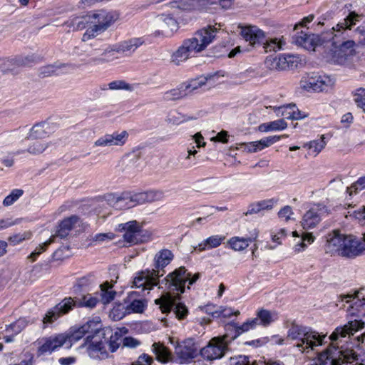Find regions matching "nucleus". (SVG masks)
I'll list each match as a JSON object with an SVG mask.
<instances>
[{
	"mask_svg": "<svg viewBox=\"0 0 365 365\" xmlns=\"http://www.w3.org/2000/svg\"><path fill=\"white\" fill-rule=\"evenodd\" d=\"M200 277V273L192 275L191 273L187 272L185 267H180L170 273L165 278L166 284L170 291H176L178 295L173 296L170 293H166L155 299V302L160 306L162 312L167 313L173 309L178 319H184L188 314V309L184 304L178 302L180 299V295L185 292L187 282H188L189 285H192Z\"/></svg>",
	"mask_w": 365,
	"mask_h": 365,
	"instance_id": "f257e3e1",
	"label": "nucleus"
},
{
	"mask_svg": "<svg viewBox=\"0 0 365 365\" xmlns=\"http://www.w3.org/2000/svg\"><path fill=\"white\" fill-rule=\"evenodd\" d=\"M361 19V16L351 12L344 19L343 22L338 24L336 28L332 27L329 31L323 34V41H332L333 48L331 49V61L336 64H343L346 62L349 57L354 55V41H343L338 39L341 33V30L351 29V27L359 22Z\"/></svg>",
	"mask_w": 365,
	"mask_h": 365,
	"instance_id": "f03ea898",
	"label": "nucleus"
},
{
	"mask_svg": "<svg viewBox=\"0 0 365 365\" xmlns=\"http://www.w3.org/2000/svg\"><path fill=\"white\" fill-rule=\"evenodd\" d=\"M101 325L96 327L95 334L88 335L85 339V343L82 346H86L87 351L91 357H105L107 356L104 343H108L109 350L115 352L121 343L123 336L127 334L128 329L125 327L117 328L115 330L110 327L101 329Z\"/></svg>",
	"mask_w": 365,
	"mask_h": 365,
	"instance_id": "7ed1b4c3",
	"label": "nucleus"
},
{
	"mask_svg": "<svg viewBox=\"0 0 365 365\" xmlns=\"http://www.w3.org/2000/svg\"><path fill=\"white\" fill-rule=\"evenodd\" d=\"M365 250V234L363 239L352 235H344L338 230H334L327 237L325 251L331 255H338L346 258H355Z\"/></svg>",
	"mask_w": 365,
	"mask_h": 365,
	"instance_id": "20e7f679",
	"label": "nucleus"
},
{
	"mask_svg": "<svg viewBox=\"0 0 365 365\" xmlns=\"http://www.w3.org/2000/svg\"><path fill=\"white\" fill-rule=\"evenodd\" d=\"M217 31V28L210 25L198 30L192 37L182 41V45L172 54L171 62L179 66L186 61L192 53L202 51L212 42Z\"/></svg>",
	"mask_w": 365,
	"mask_h": 365,
	"instance_id": "39448f33",
	"label": "nucleus"
},
{
	"mask_svg": "<svg viewBox=\"0 0 365 365\" xmlns=\"http://www.w3.org/2000/svg\"><path fill=\"white\" fill-rule=\"evenodd\" d=\"M287 338L296 341L294 346L302 353H308L322 346L326 335L320 334L311 327L292 323L287 331Z\"/></svg>",
	"mask_w": 365,
	"mask_h": 365,
	"instance_id": "423d86ee",
	"label": "nucleus"
},
{
	"mask_svg": "<svg viewBox=\"0 0 365 365\" xmlns=\"http://www.w3.org/2000/svg\"><path fill=\"white\" fill-rule=\"evenodd\" d=\"M98 299L88 292L78 294L75 298L66 297L52 309H49L43 317V324H50L57 320L61 316L68 314L75 307L94 308Z\"/></svg>",
	"mask_w": 365,
	"mask_h": 365,
	"instance_id": "0eeeda50",
	"label": "nucleus"
},
{
	"mask_svg": "<svg viewBox=\"0 0 365 365\" xmlns=\"http://www.w3.org/2000/svg\"><path fill=\"white\" fill-rule=\"evenodd\" d=\"M90 27L83 34L82 41H87L104 33L120 19L117 11L98 9L89 12Z\"/></svg>",
	"mask_w": 365,
	"mask_h": 365,
	"instance_id": "6e6552de",
	"label": "nucleus"
},
{
	"mask_svg": "<svg viewBox=\"0 0 365 365\" xmlns=\"http://www.w3.org/2000/svg\"><path fill=\"white\" fill-rule=\"evenodd\" d=\"M164 193L161 190H150L146 192H123L120 195H109L108 201L117 208H130L139 204L162 200Z\"/></svg>",
	"mask_w": 365,
	"mask_h": 365,
	"instance_id": "1a4fd4ad",
	"label": "nucleus"
},
{
	"mask_svg": "<svg viewBox=\"0 0 365 365\" xmlns=\"http://www.w3.org/2000/svg\"><path fill=\"white\" fill-rule=\"evenodd\" d=\"M240 28V34L246 41H249L252 46L262 45L266 53L280 51L285 45L283 38H266L264 32L255 26H246Z\"/></svg>",
	"mask_w": 365,
	"mask_h": 365,
	"instance_id": "9d476101",
	"label": "nucleus"
},
{
	"mask_svg": "<svg viewBox=\"0 0 365 365\" xmlns=\"http://www.w3.org/2000/svg\"><path fill=\"white\" fill-rule=\"evenodd\" d=\"M118 230L124 232V241L129 245L143 243L151 239L150 233L147 231L144 232L143 225L136 220L119 224Z\"/></svg>",
	"mask_w": 365,
	"mask_h": 365,
	"instance_id": "9b49d317",
	"label": "nucleus"
},
{
	"mask_svg": "<svg viewBox=\"0 0 365 365\" xmlns=\"http://www.w3.org/2000/svg\"><path fill=\"white\" fill-rule=\"evenodd\" d=\"M229 351V347L225 341L218 336L212 337L207 344L200 351L201 356L206 361H212L222 359Z\"/></svg>",
	"mask_w": 365,
	"mask_h": 365,
	"instance_id": "f8f14e48",
	"label": "nucleus"
},
{
	"mask_svg": "<svg viewBox=\"0 0 365 365\" xmlns=\"http://www.w3.org/2000/svg\"><path fill=\"white\" fill-rule=\"evenodd\" d=\"M160 276L163 274H159V271L155 269L138 272L133 278L132 287L140 288L142 291H150L158 284Z\"/></svg>",
	"mask_w": 365,
	"mask_h": 365,
	"instance_id": "ddd939ff",
	"label": "nucleus"
},
{
	"mask_svg": "<svg viewBox=\"0 0 365 365\" xmlns=\"http://www.w3.org/2000/svg\"><path fill=\"white\" fill-rule=\"evenodd\" d=\"M333 81L329 76H321L315 73L308 74L301 80V86L307 90L317 92L328 91L333 86Z\"/></svg>",
	"mask_w": 365,
	"mask_h": 365,
	"instance_id": "4468645a",
	"label": "nucleus"
},
{
	"mask_svg": "<svg viewBox=\"0 0 365 365\" xmlns=\"http://www.w3.org/2000/svg\"><path fill=\"white\" fill-rule=\"evenodd\" d=\"M175 354L180 364L190 362L197 356V347L192 339H187L178 344L175 347Z\"/></svg>",
	"mask_w": 365,
	"mask_h": 365,
	"instance_id": "2eb2a0df",
	"label": "nucleus"
},
{
	"mask_svg": "<svg viewBox=\"0 0 365 365\" xmlns=\"http://www.w3.org/2000/svg\"><path fill=\"white\" fill-rule=\"evenodd\" d=\"M128 133L126 130L121 132H113L110 134H105L97 139L93 144L96 147H110V146H122L128 138Z\"/></svg>",
	"mask_w": 365,
	"mask_h": 365,
	"instance_id": "dca6fc26",
	"label": "nucleus"
},
{
	"mask_svg": "<svg viewBox=\"0 0 365 365\" xmlns=\"http://www.w3.org/2000/svg\"><path fill=\"white\" fill-rule=\"evenodd\" d=\"M327 212V208L323 205H317L310 208L303 216L302 225L308 230L315 227L321 221L322 217Z\"/></svg>",
	"mask_w": 365,
	"mask_h": 365,
	"instance_id": "f3484780",
	"label": "nucleus"
},
{
	"mask_svg": "<svg viewBox=\"0 0 365 365\" xmlns=\"http://www.w3.org/2000/svg\"><path fill=\"white\" fill-rule=\"evenodd\" d=\"M98 322L88 321L78 329L68 334H64L67 337V348H70L73 343H75L82 339L86 334H88V335L95 334L96 327H98Z\"/></svg>",
	"mask_w": 365,
	"mask_h": 365,
	"instance_id": "a211bd4d",
	"label": "nucleus"
},
{
	"mask_svg": "<svg viewBox=\"0 0 365 365\" xmlns=\"http://www.w3.org/2000/svg\"><path fill=\"white\" fill-rule=\"evenodd\" d=\"M143 41L140 38H134L128 41H123L120 44L113 45V46L108 47L104 50L102 56L109 55L108 57L113 56L114 53H127L133 52L140 45H142Z\"/></svg>",
	"mask_w": 365,
	"mask_h": 365,
	"instance_id": "6ab92c4d",
	"label": "nucleus"
},
{
	"mask_svg": "<svg viewBox=\"0 0 365 365\" xmlns=\"http://www.w3.org/2000/svg\"><path fill=\"white\" fill-rule=\"evenodd\" d=\"M96 284V277L94 273H88L76 280L73 286V291L76 295L88 293L91 291V287Z\"/></svg>",
	"mask_w": 365,
	"mask_h": 365,
	"instance_id": "aec40b11",
	"label": "nucleus"
},
{
	"mask_svg": "<svg viewBox=\"0 0 365 365\" xmlns=\"http://www.w3.org/2000/svg\"><path fill=\"white\" fill-rule=\"evenodd\" d=\"M33 60V57L29 56H19L13 58L4 59L0 65V70L4 73L14 72L17 67L29 65Z\"/></svg>",
	"mask_w": 365,
	"mask_h": 365,
	"instance_id": "412c9836",
	"label": "nucleus"
},
{
	"mask_svg": "<svg viewBox=\"0 0 365 365\" xmlns=\"http://www.w3.org/2000/svg\"><path fill=\"white\" fill-rule=\"evenodd\" d=\"M66 339L67 337L63 334L46 338L44 343L38 348V352L40 354L51 353L58 348L66 344Z\"/></svg>",
	"mask_w": 365,
	"mask_h": 365,
	"instance_id": "4be33fe9",
	"label": "nucleus"
},
{
	"mask_svg": "<svg viewBox=\"0 0 365 365\" xmlns=\"http://www.w3.org/2000/svg\"><path fill=\"white\" fill-rule=\"evenodd\" d=\"M296 44L299 45L307 50H314L315 46L319 43L320 38L318 35L309 34L302 31L297 33L294 37Z\"/></svg>",
	"mask_w": 365,
	"mask_h": 365,
	"instance_id": "5701e85b",
	"label": "nucleus"
},
{
	"mask_svg": "<svg viewBox=\"0 0 365 365\" xmlns=\"http://www.w3.org/2000/svg\"><path fill=\"white\" fill-rule=\"evenodd\" d=\"M209 0H179L171 3L172 7H177L182 10H202L206 9V6L213 4Z\"/></svg>",
	"mask_w": 365,
	"mask_h": 365,
	"instance_id": "b1692460",
	"label": "nucleus"
},
{
	"mask_svg": "<svg viewBox=\"0 0 365 365\" xmlns=\"http://www.w3.org/2000/svg\"><path fill=\"white\" fill-rule=\"evenodd\" d=\"M79 218L76 215H72L63 220L58 225L56 233L51 237H54V241L56 237L61 239L66 238L74 225L78 222Z\"/></svg>",
	"mask_w": 365,
	"mask_h": 365,
	"instance_id": "393cba45",
	"label": "nucleus"
},
{
	"mask_svg": "<svg viewBox=\"0 0 365 365\" xmlns=\"http://www.w3.org/2000/svg\"><path fill=\"white\" fill-rule=\"evenodd\" d=\"M157 21L160 24L162 29L161 32L163 35H172L178 29L177 21L170 15H160L158 16Z\"/></svg>",
	"mask_w": 365,
	"mask_h": 365,
	"instance_id": "a878e982",
	"label": "nucleus"
},
{
	"mask_svg": "<svg viewBox=\"0 0 365 365\" xmlns=\"http://www.w3.org/2000/svg\"><path fill=\"white\" fill-rule=\"evenodd\" d=\"M64 25L73 31L84 29L88 25H90L89 12L83 16H71L64 22Z\"/></svg>",
	"mask_w": 365,
	"mask_h": 365,
	"instance_id": "bb28decb",
	"label": "nucleus"
},
{
	"mask_svg": "<svg viewBox=\"0 0 365 365\" xmlns=\"http://www.w3.org/2000/svg\"><path fill=\"white\" fill-rule=\"evenodd\" d=\"M52 129L48 123L42 122L36 123L30 130V133L26 138L28 139H43L48 136L52 133Z\"/></svg>",
	"mask_w": 365,
	"mask_h": 365,
	"instance_id": "cd10ccee",
	"label": "nucleus"
},
{
	"mask_svg": "<svg viewBox=\"0 0 365 365\" xmlns=\"http://www.w3.org/2000/svg\"><path fill=\"white\" fill-rule=\"evenodd\" d=\"M173 252L168 249H163L154 257L155 270L163 269L173 259Z\"/></svg>",
	"mask_w": 365,
	"mask_h": 365,
	"instance_id": "c85d7f7f",
	"label": "nucleus"
},
{
	"mask_svg": "<svg viewBox=\"0 0 365 365\" xmlns=\"http://www.w3.org/2000/svg\"><path fill=\"white\" fill-rule=\"evenodd\" d=\"M152 351L156 359L162 363H167L172 359V354L169 349L160 342H155L152 345Z\"/></svg>",
	"mask_w": 365,
	"mask_h": 365,
	"instance_id": "c756f323",
	"label": "nucleus"
},
{
	"mask_svg": "<svg viewBox=\"0 0 365 365\" xmlns=\"http://www.w3.org/2000/svg\"><path fill=\"white\" fill-rule=\"evenodd\" d=\"M257 237V233L255 232L251 237H233L228 241L230 247L235 251H242L246 249L249 245V242H252Z\"/></svg>",
	"mask_w": 365,
	"mask_h": 365,
	"instance_id": "7c9ffc66",
	"label": "nucleus"
},
{
	"mask_svg": "<svg viewBox=\"0 0 365 365\" xmlns=\"http://www.w3.org/2000/svg\"><path fill=\"white\" fill-rule=\"evenodd\" d=\"M225 333L222 336H219L222 341L227 344L229 347L230 344L237 339L240 334L238 329V324L235 322L228 323L225 327Z\"/></svg>",
	"mask_w": 365,
	"mask_h": 365,
	"instance_id": "2f4dec72",
	"label": "nucleus"
},
{
	"mask_svg": "<svg viewBox=\"0 0 365 365\" xmlns=\"http://www.w3.org/2000/svg\"><path fill=\"white\" fill-rule=\"evenodd\" d=\"M225 239V237L222 235L210 236L200 243L197 248L200 251L216 248L222 243Z\"/></svg>",
	"mask_w": 365,
	"mask_h": 365,
	"instance_id": "473e14b6",
	"label": "nucleus"
},
{
	"mask_svg": "<svg viewBox=\"0 0 365 365\" xmlns=\"http://www.w3.org/2000/svg\"><path fill=\"white\" fill-rule=\"evenodd\" d=\"M211 78L212 76H208L207 77L201 76L196 79H192L188 82L182 83L187 96L191 93L193 91L205 85L207 81L211 79Z\"/></svg>",
	"mask_w": 365,
	"mask_h": 365,
	"instance_id": "72a5a7b5",
	"label": "nucleus"
},
{
	"mask_svg": "<svg viewBox=\"0 0 365 365\" xmlns=\"http://www.w3.org/2000/svg\"><path fill=\"white\" fill-rule=\"evenodd\" d=\"M187 96L182 84L178 87L169 90L163 93V98L165 101H177Z\"/></svg>",
	"mask_w": 365,
	"mask_h": 365,
	"instance_id": "f704fd0d",
	"label": "nucleus"
},
{
	"mask_svg": "<svg viewBox=\"0 0 365 365\" xmlns=\"http://www.w3.org/2000/svg\"><path fill=\"white\" fill-rule=\"evenodd\" d=\"M287 127V123L284 119H278L267 123H262L259 126V130L262 132H268L272 130H282Z\"/></svg>",
	"mask_w": 365,
	"mask_h": 365,
	"instance_id": "c9c22d12",
	"label": "nucleus"
},
{
	"mask_svg": "<svg viewBox=\"0 0 365 365\" xmlns=\"http://www.w3.org/2000/svg\"><path fill=\"white\" fill-rule=\"evenodd\" d=\"M101 291V299L103 304L110 303L114 299L116 292L112 290L113 284L106 282L100 285Z\"/></svg>",
	"mask_w": 365,
	"mask_h": 365,
	"instance_id": "e433bc0d",
	"label": "nucleus"
},
{
	"mask_svg": "<svg viewBox=\"0 0 365 365\" xmlns=\"http://www.w3.org/2000/svg\"><path fill=\"white\" fill-rule=\"evenodd\" d=\"M129 314L128 307L126 305V301L124 303L115 304V306L110 311V316L115 321L122 319L124 317Z\"/></svg>",
	"mask_w": 365,
	"mask_h": 365,
	"instance_id": "4c0bfd02",
	"label": "nucleus"
},
{
	"mask_svg": "<svg viewBox=\"0 0 365 365\" xmlns=\"http://www.w3.org/2000/svg\"><path fill=\"white\" fill-rule=\"evenodd\" d=\"M256 318H258V324H262L264 327L269 326L276 319L275 314L264 309L257 311Z\"/></svg>",
	"mask_w": 365,
	"mask_h": 365,
	"instance_id": "58836bf2",
	"label": "nucleus"
},
{
	"mask_svg": "<svg viewBox=\"0 0 365 365\" xmlns=\"http://www.w3.org/2000/svg\"><path fill=\"white\" fill-rule=\"evenodd\" d=\"M19 131H8L0 134V146L6 147L13 144L20 138Z\"/></svg>",
	"mask_w": 365,
	"mask_h": 365,
	"instance_id": "ea45409f",
	"label": "nucleus"
},
{
	"mask_svg": "<svg viewBox=\"0 0 365 365\" xmlns=\"http://www.w3.org/2000/svg\"><path fill=\"white\" fill-rule=\"evenodd\" d=\"M31 322L26 318H19L14 323L6 326V331L13 332L15 335L24 330Z\"/></svg>",
	"mask_w": 365,
	"mask_h": 365,
	"instance_id": "a19ab883",
	"label": "nucleus"
},
{
	"mask_svg": "<svg viewBox=\"0 0 365 365\" xmlns=\"http://www.w3.org/2000/svg\"><path fill=\"white\" fill-rule=\"evenodd\" d=\"M364 289L355 292L354 295H346L344 299L346 302H353L355 307L358 309L361 307H365V295L363 293Z\"/></svg>",
	"mask_w": 365,
	"mask_h": 365,
	"instance_id": "79ce46f5",
	"label": "nucleus"
},
{
	"mask_svg": "<svg viewBox=\"0 0 365 365\" xmlns=\"http://www.w3.org/2000/svg\"><path fill=\"white\" fill-rule=\"evenodd\" d=\"M325 145L324 136L322 135L319 139L306 143L304 147L307 148L316 156L324 148Z\"/></svg>",
	"mask_w": 365,
	"mask_h": 365,
	"instance_id": "37998d69",
	"label": "nucleus"
},
{
	"mask_svg": "<svg viewBox=\"0 0 365 365\" xmlns=\"http://www.w3.org/2000/svg\"><path fill=\"white\" fill-rule=\"evenodd\" d=\"M126 305L129 311V314L131 313H142L145 307V303L142 299H133L130 302V299L126 302Z\"/></svg>",
	"mask_w": 365,
	"mask_h": 365,
	"instance_id": "c03bdc74",
	"label": "nucleus"
},
{
	"mask_svg": "<svg viewBox=\"0 0 365 365\" xmlns=\"http://www.w3.org/2000/svg\"><path fill=\"white\" fill-rule=\"evenodd\" d=\"M66 66H67L66 64L48 65L41 68V75L43 77L51 75H58L60 73L59 70Z\"/></svg>",
	"mask_w": 365,
	"mask_h": 365,
	"instance_id": "a18cd8bd",
	"label": "nucleus"
},
{
	"mask_svg": "<svg viewBox=\"0 0 365 365\" xmlns=\"http://www.w3.org/2000/svg\"><path fill=\"white\" fill-rule=\"evenodd\" d=\"M48 148V144L43 142L36 140L29 145L27 151L33 155H38L43 153Z\"/></svg>",
	"mask_w": 365,
	"mask_h": 365,
	"instance_id": "49530a36",
	"label": "nucleus"
},
{
	"mask_svg": "<svg viewBox=\"0 0 365 365\" xmlns=\"http://www.w3.org/2000/svg\"><path fill=\"white\" fill-rule=\"evenodd\" d=\"M23 194L24 190L21 189L13 190L11 193L4 198L3 201L4 206L9 207L13 205Z\"/></svg>",
	"mask_w": 365,
	"mask_h": 365,
	"instance_id": "de8ad7c7",
	"label": "nucleus"
},
{
	"mask_svg": "<svg viewBox=\"0 0 365 365\" xmlns=\"http://www.w3.org/2000/svg\"><path fill=\"white\" fill-rule=\"evenodd\" d=\"M294 63V56L291 55L280 56L278 58L276 66L281 70H285L292 66Z\"/></svg>",
	"mask_w": 365,
	"mask_h": 365,
	"instance_id": "09e8293b",
	"label": "nucleus"
},
{
	"mask_svg": "<svg viewBox=\"0 0 365 365\" xmlns=\"http://www.w3.org/2000/svg\"><path fill=\"white\" fill-rule=\"evenodd\" d=\"M364 189H365V176L359 178L350 187H348L346 188V192L350 196H351L353 194H356L359 190Z\"/></svg>",
	"mask_w": 365,
	"mask_h": 365,
	"instance_id": "8fccbe9b",
	"label": "nucleus"
},
{
	"mask_svg": "<svg viewBox=\"0 0 365 365\" xmlns=\"http://www.w3.org/2000/svg\"><path fill=\"white\" fill-rule=\"evenodd\" d=\"M31 237V232L30 231L24 232L22 233L14 234L8 238L10 244L16 245L24 240H29Z\"/></svg>",
	"mask_w": 365,
	"mask_h": 365,
	"instance_id": "3c124183",
	"label": "nucleus"
},
{
	"mask_svg": "<svg viewBox=\"0 0 365 365\" xmlns=\"http://www.w3.org/2000/svg\"><path fill=\"white\" fill-rule=\"evenodd\" d=\"M54 237H51L47 241L43 242L41 245H39L36 250L32 252L29 256L32 259L33 261L36 260V257L41 254L42 252H45L48 247L53 242H54Z\"/></svg>",
	"mask_w": 365,
	"mask_h": 365,
	"instance_id": "603ef678",
	"label": "nucleus"
},
{
	"mask_svg": "<svg viewBox=\"0 0 365 365\" xmlns=\"http://www.w3.org/2000/svg\"><path fill=\"white\" fill-rule=\"evenodd\" d=\"M287 108L289 110V111L287 113V118L292 120H301L307 117V115L304 114L302 111L297 108L295 105H289L287 106Z\"/></svg>",
	"mask_w": 365,
	"mask_h": 365,
	"instance_id": "864d4df0",
	"label": "nucleus"
},
{
	"mask_svg": "<svg viewBox=\"0 0 365 365\" xmlns=\"http://www.w3.org/2000/svg\"><path fill=\"white\" fill-rule=\"evenodd\" d=\"M258 325V318H253L248 319L244 322L242 325H238V329L240 334L244 332H247L251 329H254Z\"/></svg>",
	"mask_w": 365,
	"mask_h": 365,
	"instance_id": "5fc2aeb1",
	"label": "nucleus"
},
{
	"mask_svg": "<svg viewBox=\"0 0 365 365\" xmlns=\"http://www.w3.org/2000/svg\"><path fill=\"white\" fill-rule=\"evenodd\" d=\"M108 86V88L110 90H132L131 86L123 80L113 81L109 83Z\"/></svg>",
	"mask_w": 365,
	"mask_h": 365,
	"instance_id": "6e6d98bb",
	"label": "nucleus"
},
{
	"mask_svg": "<svg viewBox=\"0 0 365 365\" xmlns=\"http://www.w3.org/2000/svg\"><path fill=\"white\" fill-rule=\"evenodd\" d=\"M141 157V151L139 149L133 150L128 154L125 155L123 161L127 163V165L132 163L135 164Z\"/></svg>",
	"mask_w": 365,
	"mask_h": 365,
	"instance_id": "4d7b16f0",
	"label": "nucleus"
},
{
	"mask_svg": "<svg viewBox=\"0 0 365 365\" xmlns=\"http://www.w3.org/2000/svg\"><path fill=\"white\" fill-rule=\"evenodd\" d=\"M314 237L311 233L306 234L302 239V242L299 244L296 245L295 246V250L297 252H300L302 250H304L307 247V245L304 242H307L308 243L311 244L314 240Z\"/></svg>",
	"mask_w": 365,
	"mask_h": 365,
	"instance_id": "13d9d810",
	"label": "nucleus"
},
{
	"mask_svg": "<svg viewBox=\"0 0 365 365\" xmlns=\"http://www.w3.org/2000/svg\"><path fill=\"white\" fill-rule=\"evenodd\" d=\"M153 359L147 354H143L138 358V360L133 365H153Z\"/></svg>",
	"mask_w": 365,
	"mask_h": 365,
	"instance_id": "bf43d9fd",
	"label": "nucleus"
},
{
	"mask_svg": "<svg viewBox=\"0 0 365 365\" xmlns=\"http://www.w3.org/2000/svg\"><path fill=\"white\" fill-rule=\"evenodd\" d=\"M355 102L358 104L359 106H365V89L363 88H359L356 90L355 93Z\"/></svg>",
	"mask_w": 365,
	"mask_h": 365,
	"instance_id": "052dcab7",
	"label": "nucleus"
},
{
	"mask_svg": "<svg viewBox=\"0 0 365 365\" xmlns=\"http://www.w3.org/2000/svg\"><path fill=\"white\" fill-rule=\"evenodd\" d=\"M231 359L235 365H254V363L250 361V357L247 356L240 355Z\"/></svg>",
	"mask_w": 365,
	"mask_h": 365,
	"instance_id": "680f3d73",
	"label": "nucleus"
},
{
	"mask_svg": "<svg viewBox=\"0 0 365 365\" xmlns=\"http://www.w3.org/2000/svg\"><path fill=\"white\" fill-rule=\"evenodd\" d=\"M293 214L292 207L290 206H284L278 212L279 218L284 219L286 221L290 219V216Z\"/></svg>",
	"mask_w": 365,
	"mask_h": 365,
	"instance_id": "e2e57ef3",
	"label": "nucleus"
},
{
	"mask_svg": "<svg viewBox=\"0 0 365 365\" xmlns=\"http://www.w3.org/2000/svg\"><path fill=\"white\" fill-rule=\"evenodd\" d=\"M140 344V341L135 338L127 336L123 339V346L135 348Z\"/></svg>",
	"mask_w": 365,
	"mask_h": 365,
	"instance_id": "0e129e2a",
	"label": "nucleus"
},
{
	"mask_svg": "<svg viewBox=\"0 0 365 365\" xmlns=\"http://www.w3.org/2000/svg\"><path fill=\"white\" fill-rule=\"evenodd\" d=\"M259 140L248 143L246 145V149L249 152L255 153L263 149L262 145L259 144Z\"/></svg>",
	"mask_w": 365,
	"mask_h": 365,
	"instance_id": "69168bd1",
	"label": "nucleus"
},
{
	"mask_svg": "<svg viewBox=\"0 0 365 365\" xmlns=\"http://www.w3.org/2000/svg\"><path fill=\"white\" fill-rule=\"evenodd\" d=\"M114 238V234L108 233H99L95 235L94 240L97 242H103L105 240H110Z\"/></svg>",
	"mask_w": 365,
	"mask_h": 365,
	"instance_id": "338daca9",
	"label": "nucleus"
},
{
	"mask_svg": "<svg viewBox=\"0 0 365 365\" xmlns=\"http://www.w3.org/2000/svg\"><path fill=\"white\" fill-rule=\"evenodd\" d=\"M15 225V222L10 219H1L0 220V231L7 229L12 225Z\"/></svg>",
	"mask_w": 365,
	"mask_h": 365,
	"instance_id": "774afa93",
	"label": "nucleus"
}]
</instances>
